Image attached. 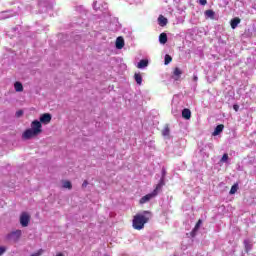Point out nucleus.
<instances>
[{"instance_id": "obj_1", "label": "nucleus", "mask_w": 256, "mask_h": 256, "mask_svg": "<svg viewBox=\"0 0 256 256\" xmlns=\"http://www.w3.org/2000/svg\"><path fill=\"white\" fill-rule=\"evenodd\" d=\"M51 119H53L51 114H41L39 116V120H33L30 124V128L26 129L22 133V139L24 141H29L31 139H35V137H39V135L43 133V125H49V123H51Z\"/></svg>"}, {"instance_id": "obj_2", "label": "nucleus", "mask_w": 256, "mask_h": 256, "mask_svg": "<svg viewBox=\"0 0 256 256\" xmlns=\"http://www.w3.org/2000/svg\"><path fill=\"white\" fill-rule=\"evenodd\" d=\"M149 219H151L150 211H142L137 213L132 220V227L136 229V231H141L145 229V224L149 223Z\"/></svg>"}, {"instance_id": "obj_3", "label": "nucleus", "mask_w": 256, "mask_h": 256, "mask_svg": "<svg viewBox=\"0 0 256 256\" xmlns=\"http://www.w3.org/2000/svg\"><path fill=\"white\" fill-rule=\"evenodd\" d=\"M163 185H165V183L163 182V180H161L156 185V188L151 193L146 194L145 196L140 198V200H139L140 205H145V203H149L151 201V199H155V197H157V195H159V191H161V188L163 187Z\"/></svg>"}, {"instance_id": "obj_4", "label": "nucleus", "mask_w": 256, "mask_h": 256, "mask_svg": "<svg viewBox=\"0 0 256 256\" xmlns=\"http://www.w3.org/2000/svg\"><path fill=\"white\" fill-rule=\"evenodd\" d=\"M21 237H23V231L19 229L13 230L6 235L7 241H11L12 243H19Z\"/></svg>"}, {"instance_id": "obj_5", "label": "nucleus", "mask_w": 256, "mask_h": 256, "mask_svg": "<svg viewBox=\"0 0 256 256\" xmlns=\"http://www.w3.org/2000/svg\"><path fill=\"white\" fill-rule=\"evenodd\" d=\"M19 222L21 227H29V223H31V214L29 212H22L19 216Z\"/></svg>"}, {"instance_id": "obj_6", "label": "nucleus", "mask_w": 256, "mask_h": 256, "mask_svg": "<svg viewBox=\"0 0 256 256\" xmlns=\"http://www.w3.org/2000/svg\"><path fill=\"white\" fill-rule=\"evenodd\" d=\"M61 189H66L67 191H71L73 189V184L69 180H62L60 181Z\"/></svg>"}, {"instance_id": "obj_7", "label": "nucleus", "mask_w": 256, "mask_h": 256, "mask_svg": "<svg viewBox=\"0 0 256 256\" xmlns=\"http://www.w3.org/2000/svg\"><path fill=\"white\" fill-rule=\"evenodd\" d=\"M223 129H225V126L223 124L216 126L212 133V136L217 137V135H221V133H223Z\"/></svg>"}, {"instance_id": "obj_8", "label": "nucleus", "mask_w": 256, "mask_h": 256, "mask_svg": "<svg viewBox=\"0 0 256 256\" xmlns=\"http://www.w3.org/2000/svg\"><path fill=\"white\" fill-rule=\"evenodd\" d=\"M116 49H123L125 47V40L123 37H118L115 42Z\"/></svg>"}, {"instance_id": "obj_9", "label": "nucleus", "mask_w": 256, "mask_h": 256, "mask_svg": "<svg viewBox=\"0 0 256 256\" xmlns=\"http://www.w3.org/2000/svg\"><path fill=\"white\" fill-rule=\"evenodd\" d=\"M181 75H183V71H181L179 68H175L173 72V78L175 79V81H179Z\"/></svg>"}, {"instance_id": "obj_10", "label": "nucleus", "mask_w": 256, "mask_h": 256, "mask_svg": "<svg viewBox=\"0 0 256 256\" xmlns=\"http://www.w3.org/2000/svg\"><path fill=\"white\" fill-rule=\"evenodd\" d=\"M149 65V60H140L138 64L136 65L137 69H145V67H148Z\"/></svg>"}, {"instance_id": "obj_11", "label": "nucleus", "mask_w": 256, "mask_h": 256, "mask_svg": "<svg viewBox=\"0 0 256 256\" xmlns=\"http://www.w3.org/2000/svg\"><path fill=\"white\" fill-rule=\"evenodd\" d=\"M167 23H168V20L165 16L160 15L158 17V24L160 25V27H165V25H167Z\"/></svg>"}, {"instance_id": "obj_12", "label": "nucleus", "mask_w": 256, "mask_h": 256, "mask_svg": "<svg viewBox=\"0 0 256 256\" xmlns=\"http://www.w3.org/2000/svg\"><path fill=\"white\" fill-rule=\"evenodd\" d=\"M14 89H15L16 93H23V84L19 81H16L14 83Z\"/></svg>"}, {"instance_id": "obj_13", "label": "nucleus", "mask_w": 256, "mask_h": 256, "mask_svg": "<svg viewBox=\"0 0 256 256\" xmlns=\"http://www.w3.org/2000/svg\"><path fill=\"white\" fill-rule=\"evenodd\" d=\"M182 117H183V119H186V120L191 119V110L185 108V109L182 111Z\"/></svg>"}, {"instance_id": "obj_14", "label": "nucleus", "mask_w": 256, "mask_h": 256, "mask_svg": "<svg viewBox=\"0 0 256 256\" xmlns=\"http://www.w3.org/2000/svg\"><path fill=\"white\" fill-rule=\"evenodd\" d=\"M204 15L206 19H215V12L213 10H206Z\"/></svg>"}, {"instance_id": "obj_15", "label": "nucleus", "mask_w": 256, "mask_h": 256, "mask_svg": "<svg viewBox=\"0 0 256 256\" xmlns=\"http://www.w3.org/2000/svg\"><path fill=\"white\" fill-rule=\"evenodd\" d=\"M159 42L161 45H165V43H167V34L161 33L159 36Z\"/></svg>"}, {"instance_id": "obj_16", "label": "nucleus", "mask_w": 256, "mask_h": 256, "mask_svg": "<svg viewBox=\"0 0 256 256\" xmlns=\"http://www.w3.org/2000/svg\"><path fill=\"white\" fill-rule=\"evenodd\" d=\"M201 225H203V220H198L194 229L192 230V235H195L198 229H201Z\"/></svg>"}, {"instance_id": "obj_17", "label": "nucleus", "mask_w": 256, "mask_h": 256, "mask_svg": "<svg viewBox=\"0 0 256 256\" xmlns=\"http://www.w3.org/2000/svg\"><path fill=\"white\" fill-rule=\"evenodd\" d=\"M239 23H241V19L234 18L233 20H231V27L233 29H237V25H239Z\"/></svg>"}, {"instance_id": "obj_18", "label": "nucleus", "mask_w": 256, "mask_h": 256, "mask_svg": "<svg viewBox=\"0 0 256 256\" xmlns=\"http://www.w3.org/2000/svg\"><path fill=\"white\" fill-rule=\"evenodd\" d=\"M134 79L138 85H141V83H143V77H141V74L139 73H136L134 75Z\"/></svg>"}, {"instance_id": "obj_19", "label": "nucleus", "mask_w": 256, "mask_h": 256, "mask_svg": "<svg viewBox=\"0 0 256 256\" xmlns=\"http://www.w3.org/2000/svg\"><path fill=\"white\" fill-rule=\"evenodd\" d=\"M238 190H239V185L234 184V185L231 187L229 194H230V195H235V193H237Z\"/></svg>"}, {"instance_id": "obj_20", "label": "nucleus", "mask_w": 256, "mask_h": 256, "mask_svg": "<svg viewBox=\"0 0 256 256\" xmlns=\"http://www.w3.org/2000/svg\"><path fill=\"white\" fill-rule=\"evenodd\" d=\"M244 245H245V250L247 252L251 251V247H253V244H251V242L249 240H245Z\"/></svg>"}, {"instance_id": "obj_21", "label": "nucleus", "mask_w": 256, "mask_h": 256, "mask_svg": "<svg viewBox=\"0 0 256 256\" xmlns=\"http://www.w3.org/2000/svg\"><path fill=\"white\" fill-rule=\"evenodd\" d=\"M171 61H173V58H171V56L169 54H166L165 60H164V65H169V63H171Z\"/></svg>"}, {"instance_id": "obj_22", "label": "nucleus", "mask_w": 256, "mask_h": 256, "mask_svg": "<svg viewBox=\"0 0 256 256\" xmlns=\"http://www.w3.org/2000/svg\"><path fill=\"white\" fill-rule=\"evenodd\" d=\"M7 253V246H0V256L5 255Z\"/></svg>"}, {"instance_id": "obj_23", "label": "nucleus", "mask_w": 256, "mask_h": 256, "mask_svg": "<svg viewBox=\"0 0 256 256\" xmlns=\"http://www.w3.org/2000/svg\"><path fill=\"white\" fill-rule=\"evenodd\" d=\"M220 161H221V163H227V161H229V155L224 154Z\"/></svg>"}, {"instance_id": "obj_24", "label": "nucleus", "mask_w": 256, "mask_h": 256, "mask_svg": "<svg viewBox=\"0 0 256 256\" xmlns=\"http://www.w3.org/2000/svg\"><path fill=\"white\" fill-rule=\"evenodd\" d=\"M162 135L164 137H169V129L168 128L164 129L163 132H162Z\"/></svg>"}, {"instance_id": "obj_25", "label": "nucleus", "mask_w": 256, "mask_h": 256, "mask_svg": "<svg viewBox=\"0 0 256 256\" xmlns=\"http://www.w3.org/2000/svg\"><path fill=\"white\" fill-rule=\"evenodd\" d=\"M200 5H207V0H199Z\"/></svg>"}, {"instance_id": "obj_26", "label": "nucleus", "mask_w": 256, "mask_h": 256, "mask_svg": "<svg viewBox=\"0 0 256 256\" xmlns=\"http://www.w3.org/2000/svg\"><path fill=\"white\" fill-rule=\"evenodd\" d=\"M98 3H99V2H97V1L93 3V7H94V9H96V10H97V9H100L99 6H97Z\"/></svg>"}, {"instance_id": "obj_27", "label": "nucleus", "mask_w": 256, "mask_h": 256, "mask_svg": "<svg viewBox=\"0 0 256 256\" xmlns=\"http://www.w3.org/2000/svg\"><path fill=\"white\" fill-rule=\"evenodd\" d=\"M233 109H234V111H239V105L234 104V105H233Z\"/></svg>"}, {"instance_id": "obj_28", "label": "nucleus", "mask_w": 256, "mask_h": 256, "mask_svg": "<svg viewBox=\"0 0 256 256\" xmlns=\"http://www.w3.org/2000/svg\"><path fill=\"white\" fill-rule=\"evenodd\" d=\"M198 79H199V78L197 77V75H194V76H193V81H198Z\"/></svg>"}, {"instance_id": "obj_29", "label": "nucleus", "mask_w": 256, "mask_h": 256, "mask_svg": "<svg viewBox=\"0 0 256 256\" xmlns=\"http://www.w3.org/2000/svg\"><path fill=\"white\" fill-rule=\"evenodd\" d=\"M21 115H23V112H17V117H21Z\"/></svg>"}, {"instance_id": "obj_30", "label": "nucleus", "mask_w": 256, "mask_h": 256, "mask_svg": "<svg viewBox=\"0 0 256 256\" xmlns=\"http://www.w3.org/2000/svg\"><path fill=\"white\" fill-rule=\"evenodd\" d=\"M55 256H65V255H63V253H58Z\"/></svg>"}, {"instance_id": "obj_31", "label": "nucleus", "mask_w": 256, "mask_h": 256, "mask_svg": "<svg viewBox=\"0 0 256 256\" xmlns=\"http://www.w3.org/2000/svg\"><path fill=\"white\" fill-rule=\"evenodd\" d=\"M85 185H87V182H84V183H83V187H85Z\"/></svg>"}]
</instances>
